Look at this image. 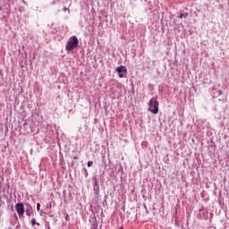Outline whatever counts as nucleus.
Instances as JSON below:
<instances>
[{
	"instance_id": "f257e3e1",
	"label": "nucleus",
	"mask_w": 229,
	"mask_h": 229,
	"mask_svg": "<svg viewBox=\"0 0 229 229\" xmlns=\"http://www.w3.org/2000/svg\"><path fill=\"white\" fill-rule=\"evenodd\" d=\"M78 46H80V40L76 36H72L66 44L65 50L74 51Z\"/></svg>"
},
{
	"instance_id": "f03ea898",
	"label": "nucleus",
	"mask_w": 229,
	"mask_h": 229,
	"mask_svg": "<svg viewBox=\"0 0 229 229\" xmlns=\"http://www.w3.org/2000/svg\"><path fill=\"white\" fill-rule=\"evenodd\" d=\"M148 110L152 114H158V100L157 98H152L148 102Z\"/></svg>"
},
{
	"instance_id": "7ed1b4c3",
	"label": "nucleus",
	"mask_w": 229,
	"mask_h": 229,
	"mask_svg": "<svg viewBox=\"0 0 229 229\" xmlns=\"http://www.w3.org/2000/svg\"><path fill=\"white\" fill-rule=\"evenodd\" d=\"M15 210L20 217H21V216H24V212H25L24 204H22V202L17 203L15 205Z\"/></svg>"
},
{
	"instance_id": "20e7f679",
	"label": "nucleus",
	"mask_w": 229,
	"mask_h": 229,
	"mask_svg": "<svg viewBox=\"0 0 229 229\" xmlns=\"http://www.w3.org/2000/svg\"><path fill=\"white\" fill-rule=\"evenodd\" d=\"M116 72H118V74H121L123 72H128V70L126 69V66H119L116 68Z\"/></svg>"
},
{
	"instance_id": "39448f33",
	"label": "nucleus",
	"mask_w": 229,
	"mask_h": 229,
	"mask_svg": "<svg viewBox=\"0 0 229 229\" xmlns=\"http://www.w3.org/2000/svg\"><path fill=\"white\" fill-rule=\"evenodd\" d=\"M31 225H32V226H35V225H37L38 226H40V224L37 223V220L35 218L31 219Z\"/></svg>"
},
{
	"instance_id": "423d86ee",
	"label": "nucleus",
	"mask_w": 229,
	"mask_h": 229,
	"mask_svg": "<svg viewBox=\"0 0 229 229\" xmlns=\"http://www.w3.org/2000/svg\"><path fill=\"white\" fill-rule=\"evenodd\" d=\"M26 214H27V216H31V214H33V211L30 210V209H27Z\"/></svg>"
},
{
	"instance_id": "0eeeda50",
	"label": "nucleus",
	"mask_w": 229,
	"mask_h": 229,
	"mask_svg": "<svg viewBox=\"0 0 229 229\" xmlns=\"http://www.w3.org/2000/svg\"><path fill=\"white\" fill-rule=\"evenodd\" d=\"M187 15H189V14L188 13H186V14L181 13L179 16V19H183V17H187Z\"/></svg>"
},
{
	"instance_id": "6e6552de",
	"label": "nucleus",
	"mask_w": 229,
	"mask_h": 229,
	"mask_svg": "<svg viewBox=\"0 0 229 229\" xmlns=\"http://www.w3.org/2000/svg\"><path fill=\"white\" fill-rule=\"evenodd\" d=\"M94 163L92 162V161H89L88 162V167H92V165H93Z\"/></svg>"
},
{
	"instance_id": "1a4fd4ad",
	"label": "nucleus",
	"mask_w": 229,
	"mask_h": 229,
	"mask_svg": "<svg viewBox=\"0 0 229 229\" xmlns=\"http://www.w3.org/2000/svg\"><path fill=\"white\" fill-rule=\"evenodd\" d=\"M37 210H38V211L40 210V203H38V204H37Z\"/></svg>"
},
{
	"instance_id": "9d476101",
	"label": "nucleus",
	"mask_w": 229,
	"mask_h": 229,
	"mask_svg": "<svg viewBox=\"0 0 229 229\" xmlns=\"http://www.w3.org/2000/svg\"><path fill=\"white\" fill-rule=\"evenodd\" d=\"M119 78H124V74L119 73Z\"/></svg>"
},
{
	"instance_id": "9b49d317",
	"label": "nucleus",
	"mask_w": 229,
	"mask_h": 229,
	"mask_svg": "<svg viewBox=\"0 0 229 229\" xmlns=\"http://www.w3.org/2000/svg\"><path fill=\"white\" fill-rule=\"evenodd\" d=\"M218 94H219V96H222V95H223V91H222V90H219V91H218Z\"/></svg>"
},
{
	"instance_id": "f8f14e48",
	"label": "nucleus",
	"mask_w": 229,
	"mask_h": 229,
	"mask_svg": "<svg viewBox=\"0 0 229 229\" xmlns=\"http://www.w3.org/2000/svg\"><path fill=\"white\" fill-rule=\"evenodd\" d=\"M43 212H44V211L41 210V211H40V214H43Z\"/></svg>"
}]
</instances>
